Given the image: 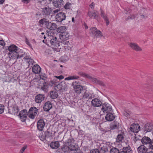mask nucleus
I'll use <instances>...</instances> for the list:
<instances>
[{"label": "nucleus", "instance_id": "1", "mask_svg": "<svg viewBox=\"0 0 153 153\" xmlns=\"http://www.w3.org/2000/svg\"><path fill=\"white\" fill-rule=\"evenodd\" d=\"M73 90L76 93L80 94L81 91L83 90L82 86L79 84V82L75 81L73 82L71 84Z\"/></svg>", "mask_w": 153, "mask_h": 153}, {"label": "nucleus", "instance_id": "2", "mask_svg": "<svg viewBox=\"0 0 153 153\" xmlns=\"http://www.w3.org/2000/svg\"><path fill=\"white\" fill-rule=\"evenodd\" d=\"M8 50L10 52L8 53L9 57H11V56H13V55H15V54H16L19 50H20L17 46L14 45H11L8 47Z\"/></svg>", "mask_w": 153, "mask_h": 153}, {"label": "nucleus", "instance_id": "3", "mask_svg": "<svg viewBox=\"0 0 153 153\" xmlns=\"http://www.w3.org/2000/svg\"><path fill=\"white\" fill-rule=\"evenodd\" d=\"M69 36V33L68 32H65L61 34L59 36V37L60 39L63 41V43L66 45L69 43L68 41L66 40L68 39Z\"/></svg>", "mask_w": 153, "mask_h": 153}, {"label": "nucleus", "instance_id": "4", "mask_svg": "<svg viewBox=\"0 0 153 153\" xmlns=\"http://www.w3.org/2000/svg\"><path fill=\"white\" fill-rule=\"evenodd\" d=\"M102 110L105 113L113 112L111 106L109 104L106 103H104L102 105Z\"/></svg>", "mask_w": 153, "mask_h": 153}, {"label": "nucleus", "instance_id": "5", "mask_svg": "<svg viewBox=\"0 0 153 153\" xmlns=\"http://www.w3.org/2000/svg\"><path fill=\"white\" fill-rule=\"evenodd\" d=\"M55 17L56 21L61 22L65 19L66 16L64 13L60 12L56 14Z\"/></svg>", "mask_w": 153, "mask_h": 153}, {"label": "nucleus", "instance_id": "6", "mask_svg": "<svg viewBox=\"0 0 153 153\" xmlns=\"http://www.w3.org/2000/svg\"><path fill=\"white\" fill-rule=\"evenodd\" d=\"M128 45L133 50L136 51H142V49L137 43L131 42L129 43Z\"/></svg>", "mask_w": 153, "mask_h": 153}, {"label": "nucleus", "instance_id": "7", "mask_svg": "<svg viewBox=\"0 0 153 153\" xmlns=\"http://www.w3.org/2000/svg\"><path fill=\"white\" fill-rule=\"evenodd\" d=\"M27 115V111L26 109H24L20 111L19 114V116L21 119L22 121H25L26 119Z\"/></svg>", "mask_w": 153, "mask_h": 153}, {"label": "nucleus", "instance_id": "8", "mask_svg": "<svg viewBox=\"0 0 153 153\" xmlns=\"http://www.w3.org/2000/svg\"><path fill=\"white\" fill-rule=\"evenodd\" d=\"M49 41H50L51 45L52 47H58L60 45L59 42L57 40L56 37L49 39Z\"/></svg>", "mask_w": 153, "mask_h": 153}, {"label": "nucleus", "instance_id": "9", "mask_svg": "<svg viewBox=\"0 0 153 153\" xmlns=\"http://www.w3.org/2000/svg\"><path fill=\"white\" fill-rule=\"evenodd\" d=\"M91 104V105L94 107H98L102 105V103L100 100L95 98L92 100Z\"/></svg>", "mask_w": 153, "mask_h": 153}, {"label": "nucleus", "instance_id": "10", "mask_svg": "<svg viewBox=\"0 0 153 153\" xmlns=\"http://www.w3.org/2000/svg\"><path fill=\"white\" fill-rule=\"evenodd\" d=\"M46 27L50 30H53L56 29L57 27V25L54 23L50 22L49 21L45 24Z\"/></svg>", "mask_w": 153, "mask_h": 153}, {"label": "nucleus", "instance_id": "11", "mask_svg": "<svg viewBox=\"0 0 153 153\" xmlns=\"http://www.w3.org/2000/svg\"><path fill=\"white\" fill-rule=\"evenodd\" d=\"M45 125V123L43 120L40 119L37 122V128L40 131L43 130Z\"/></svg>", "mask_w": 153, "mask_h": 153}, {"label": "nucleus", "instance_id": "12", "mask_svg": "<svg viewBox=\"0 0 153 153\" xmlns=\"http://www.w3.org/2000/svg\"><path fill=\"white\" fill-rule=\"evenodd\" d=\"M52 11V9L48 6L42 8V13L43 15L48 16L50 15Z\"/></svg>", "mask_w": 153, "mask_h": 153}, {"label": "nucleus", "instance_id": "13", "mask_svg": "<svg viewBox=\"0 0 153 153\" xmlns=\"http://www.w3.org/2000/svg\"><path fill=\"white\" fill-rule=\"evenodd\" d=\"M45 99V96L43 94H39L36 95L35 98V102L37 103H41Z\"/></svg>", "mask_w": 153, "mask_h": 153}, {"label": "nucleus", "instance_id": "14", "mask_svg": "<svg viewBox=\"0 0 153 153\" xmlns=\"http://www.w3.org/2000/svg\"><path fill=\"white\" fill-rule=\"evenodd\" d=\"M140 126L138 124H132L130 127V131L134 133L137 132L140 130Z\"/></svg>", "mask_w": 153, "mask_h": 153}, {"label": "nucleus", "instance_id": "15", "mask_svg": "<svg viewBox=\"0 0 153 153\" xmlns=\"http://www.w3.org/2000/svg\"><path fill=\"white\" fill-rule=\"evenodd\" d=\"M73 140L71 139L68 140L66 143L65 147H68V149L71 150H75V146L72 145Z\"/></svg>", "mask_w": 153, "mask_h": 153}, {"label": "nucleus", "instance_id": "16", "mask_svg": "<svg viewBox=\"0 0 153 153\" xmlns=\"http://www.w3.org/2000/svg\"><path fill=\"white\" fill-rule=\"evenodd\" d=\"M63 0H55L53 1V6L56 8H60L64 4Z\"/></svg>", "mask_w": 153, "mask_h": 153}, {"label": "nucleus", "instance_id": "17", "mask_svg": "<svg viewBox=\"0 0 153 153\" xmlns=\"http://www.w3.org/2000/svg\"><path fill=\"white\" fill-rule=\"evenodd\" d=\"M153 129V125L151 123L146 124L143 128V130L146 132H150Z\"/></svg>", "mask_w": 153, "mask_h": 153}, {"label": "nucleus", "instance_id": "18", "mask_svg": "<svg viewBox=\"0 0 153 153\" xmlns=\"http://www.w3.org/2000/svg\"><path fill=\"white\" fill-rule=\"evenodd\" d=\"M52 107V104L50 102L48 101L46 102L43 106V108L44 111H48Z\"/></svg>", "mask_w": 153, "mask_h": 153}, {"label": "nucleus", "instance_id": "19", "mask_svg": "<svg viewBox=\"0 0 153 153\" xmlns=\"http://www.w3.org/2000/svg\"><path fill=\"white\" fill-rule=\"evenodd\" d=\"M93 97L92 94L88 92H85L82 95V99L87 100Z\"/></svg>", "mask_w": 153, "mask_h": 153}, {"label": "nucleus", "instance_id": "20", "mask_svg": "<svg viewBox=\"0 0 153 153\" xmlns=\"http://www.w3.org/2000/svg\"><path fill=\"white\" fill-rule=\"evenodd\" d=\"M33 72L35 74L39 73L41 71V68L38 65H34L32 68Z\"/></svg>", "mask_w": 153, "mask_h": 153}, {"label": "nucleus", "instance_id": "21", "mask_svg": "<svg viewBox=\"0 0 153 153\" xmlns=\"http://www.w3.org/2000/svg\"><path fill=\"white\" fill-rule=\"evenodd\" d=\"M113 112L107 113L105 117V120L108 121H112L115 118L114 116L112 113Z\"/></svg>", "mask_w": 153, "mask_h": 153}, {"label": "nucleus", "instance_id": "22", "mask_svg": "<svg viewBox=\"0 0 153 153\" xmlns=\"http://www.w3.org/2000/svg\"><path fill=\"white\" fill-rule=\"evenodd\" d=\"M138 153H146L147 148L143 145H141L137 148Z\"/></svg>", "mask_w": 153, "mask_h": 153}, {"label": "nucleus", "instance_id": "23", "mask_svg": "<svg viewBox=\"0 0 153 153\" xmlns=\"http://www.w3.org/2000/svg\"><path fill=\"white\" fill-rule=\"evenodd\" d=\"M151 140L149 137L144 136L141 139V142L143 144H149L151 143Z\"/></svg>", "mask_w": 153, "mask_h": 153}, {"label": "nucleus", "instance_id": "24", "mask_svg": "<svg viewBox=\"0 0 153 153\" xmlns=\"http://www.w3.org/2000/svg\"><path fill=\"white\" fill-rule=\"evenodd\" d=\"M96 11H89L88 12V16L90 18H93L96 19L98 17V15L96 13Z\"/></svg>", "mask_w": 153, "mask_h": 153}, {"label": "nucleus", "instance_id": "25", "mask_svg": "<svg viewBox=\"0 0 153 153\" xmlns=\"http://www.w3.org/2000/svg\"><path fill=\"white\" fill-rule=\"evenodd\" d=\"M101 17L105 21L106 25L108 26L109 24V21L107 18V16L105 14L104 11L101 9Z\"/></svg>", "mask_w": 153, "mask_h": 153}, {"label": "nucleus", "instance_id": "26", "mask_svg": "<svg viewBox=\"0 0 153 153\" xmlns=\"http://www.w3.org/2000/svg\"><path fill=\"white\" fill-rule=\"evenodd\" d=\"M49 95L50 97L52 99H56L58 96V93L54 91H50Z\"/></svg>", "mask_w": 153, "mask_h": 153}, {"label": "nucleus", "instance_id": "27", "mask_svg": "<svg viewBox=\"0 0 153 153\" xmlns=\"http://www.w3.org/2000/svg\"><path fill=\"white\" fill-rule=\"evenodd\" d=\"M132 151L129 146L123 147V151L120 152L119 153H132Z\"/></svg>", "mask_w": 153, "mask_h": 153}, {"label": "nucleus", "instance_id": "28", "mask_svg": "<svg viewBox=\"0 0 153 153\" xmlns=\"http://www.w3.org/2000/svg\"><path fill=\"white\" fill-rule=\"evenodd\" d=\"M20 50H19V51L16 53L15 54V55H13V56H11V57L12 58L15 59L16 57L17 59L19 58H20L23 57L25 54V53H21L20 52Z\"/></svg>", "mask_w": 153, "mask_h": 153}, {"label": "nucleus", "instance_id": "29", "mask_svg": "<svg viewBox=\"0 0 153 153\" xmlns=\"http://www.w3.org/2000/svg\"><path fill=\"white\" fill-rule=\"evenodd\" d=\"M59 143L58 141H55L51 142L50 144L51 147L53 149L58 148L59 146Z\"/></svg>", "mask_w": 153, "mask_h": 153}, {"label": "nucleus", "instance_id": "30", "mask_svg": "<svg viewBox=\"0 0 153 153\" xmlns=\"http://www.w3.org/2000/svg\"><path fill=\"white\" fill-rule=\"evenodd\" d=\"M38 112V109L35 107H31L29 109L28 113L36 115Z\"/></svg>", "mask_w": 153, "mask_h": 153}, {"label": "nucleus", "instance_id": "31", "mask_svg": "<svg viewBox=\"0 0 153 153\" xmlns=\"http://www.w3.org/2000/svg\"><path fill=\"white\" fill-rule=\"evenodd\" d=\"M40 86L41 89L44 91L45 92L48 91V87L46 82H43Z\"/></svg>", "mask_w": 153, "mask_h": 153}, {"label": "nucleus", "instance_id": "32", "mask_svg": "<svg viewBox=\"0 0 153 153\" xmlns=\"http://www.w3.org/2000/svg\"><path fill=\"white\" fill-rule=\"evenodd\" d=\"M79 77L77 75L69 76L65 78V80H71L77 79H79Z\"/></svg>", "mask_w": 153, "mask_h": 153}, {"label": "nucleus", "instance_id": "33", "mask_svg": "<svg viewBox=\"0 0 153 153\" xmlns=\"http://www.w3.org/2000/svg\"><path fill=\"white\" fill-rule=\"evenodd\" d=\"M47 34L48 36V40L55 37L54 36V33L51 30H49V31H48Z\"/></svg>", "mask_w": 153, "mask_h": 153}, {"label": "nucleus", "instance_id": "34", "mask_svg": "<svg viewBox=\"0 0 153 153\" xmlns=\"http://www.w3.org/2000/svg\"><path fill=\"white\" fill-rule=\"evenodd\" d=\"M119 126V123H118L113 122L112 123L110 126V129L111 130H114L117 128Z\"/></svg>", "mask_w": 153, "mask_h": 153}, {"label": "nucleus", "instance_id": "35", "mask_svg": "<svg viewBox=\"0 0 153 153\" xmlns=\"http://www.w3.org/2000/svg\"><path fill=\"white\" fill-rule=\"evenodd\" d=\"M94 82L96 83L102 85L103 86L105 85L104 84L102 81L98 80L97 79L93 77H92V79H91V80Z\"/></svg>", "mask_w": 153, "mask_h": 153}, {"label": "nucleus", "instance_id": "36", "mask_svg": "<svg viewBox=\"0 0 153 153\" xmlns=\"http://www.w3.org/2000/svg\"><path fill=\"white\" fill-rule=\"evenodd\" d=\"M19 111V108L18 106L16 105L13 106L12 108V114H16Z\"/></svg>", "mask_w": 153, "mask_h": 153}, {"label": "nucleus", "instance_id": "37", "mask_svg": "<svg viewBox=\"0 0 153 153\" xmlns=\"http://www.w3.org/2000/svg\"><path fill=\"white\" fill-rule=\"evenodd\" d=\"M66 30V28L65 26H61L57 28V31L59 33H64L65 31Z\"/></svg>", "mask_w": 153, "mask_h": 153}, {"label": "nucleus", "instance_id": "38", "mask_svg": "<svg viewBox=\"0 0 153 153\" xmlns=\"http://www.w3.org/2000/svg\"><path fill=\"white\" fill-rule=\"evenodd\" d=\"M131 114V112L128 110H125L123 113V115L127 118H130Z\"/></svg>", "mask_w": 153, "mask_h": 153}, {"label": "nucleus", "instance_id": "39", "mask_svg": "<svg viewBox=\"0 0 153 153\" xmlns=\"http://www.w3.org/2000/svg\"><path fill=\"white\" fill-rule=\"evenodd\" d=\"M95 37L96 38H101L102 36V34L101 32L98 30L94 35Z\"/></svg>", "mask_w": 153, "mask_h": 153}, {"label": "nucleus", "instance_id": "40", "mask_svg": "<svg viewBox=\"0 0 153 153\" xmlns=\"http://www.w3.org/2000/svg\"><path fill=\"white\" fill-rule=\"evenodd\" d=\"M123 139V137L121 134H119L117 136L116 138V142H120L122 141Z\"/></svg>", "mask_w": 153, "mask_h": 153}, {"label": "nucleus", "instance_id": "41", "mask_svg": "<svg viewBox=\"0 0 153 153\" xmlns=\"http://www.w3.org/2000/svg\"><path fill=\"white\" fill-rule=\"evenodd\" d=\"M24 59L29 65H33L34 61L32 59H31L30 58H27L26 57H25Z\"/></svg>", "mask_w": 153, "mask_h": 153}, {"label": "nucleus", "instance_id": "42", "mask_svg": "<svg viewBox=\"0 0 153 153\" xmlns=\"http://www.w3.org/2000/svg\"><path fill=\"white\" fill-rule=\"evenodd\" d=\"M71 5V3L68 2H67L65 5L64 6V8L65 9H70Z\"/></svg>", "mask_w": 153, "mask_h": 153}, {"label": "nucleus", "instance_id": "43", "mask_svg": "<svg viewBox=\"0 0 153 153\" xmlns=\"http://www.w3.org/2000/svg\"><path fill=\"white\" fill-rule=\"evenodd\" d=\"M61 85H62L61 88L62 89V90H66L67 89L68 85H66L65 82H62Z\"/></svg>", "mask_w": 153, "mask_h": 153}, {"label": "nucleus", "instance_id": "44", "mask_svg": "<svg viewBox=\"0 0 153 153\" xmlns=\"http://www.w3.org/2000/svg\"><path fill=\"white\" fill-rule=\"evenodd\" d=\"M98 30L96 27H91L90 29V33H92L93 35H94Z\"/></svg>", "mask_w": 153, "mask_h": 153}, {"label": "nucleus", "instance_id": "45", "mask_svg": "<svg viewBox=\"0 0 153 153\" xmlns=\"http://www.w3.org/2000/svg\"><path fill=\"white\" fill-rule=\"evenodd\" d=\"M52 133L51 132L47 131L45 132V137L48 138L52 136Z\"/></svg>", "mask_w": 153, "mask_h": 153}, {"label": "nucleus", "instance_id": "46", "mask_svg": "<svg viewBox=\"0 0 153 153\" xmlns=\"http://www.w3.org/2000/svg\"><path fill=\"white\" fill-rule=\"evenodd\" d=\"M119 150L116 148H113L110 151V153H119Z\"/></svg>", "mask_w": 153, "mask_h": 153}, {"label": "nucleus", "instance_id": "47", "mask_svg": "<svg viewBox=\"0 0 153 153\" xmlns=\"http://www.w3.org/2000/svg\"><path fill=\"white\" fill-rule=\"evenodd\" d=\"M49 21H47V19L45 18H43L42 19H41L39 21V23L41 25L45 24H46L47 22Z\"/></svg>", "mask_w": 153, "mask_h": 153}, {"label": "nucleus", "instance_id": "48", "mask_svg": "<svg viewBox=\"0 0 153 153\" xmlns=\"http://www.w3.org/2000/svg\"><path fill=\"white\" fill-rule=\"evenodd\" d=\"M4 111V106L0 104V114H2Z\"/></svg>", "mask_w": 153, "mask_h": 153}, {"label": "nucleus", "instance_id": "49", "mask_svg": "<svg viewBox=\"0 0 153 153\" xmlns=\"http://www.w3.org/2000/svg\"><path fill=\"white\" fill-rule=\"evenodd\" d=\"M90 153H100L99 150L98 149H95L90 152Z\"/></svg>", "mask_w": 153, "mask_h": 153}, {"label": "nucleus", "instance_id": "50", "mask_svg": "<svg viewBox=\"0 0 153 153\" xmlns=\"http://www.w3.org/2000/svg\"><path fill=\"white\" fill-rule=\"evenodd\" d=\"M60 10L59 9H56L52 11V13L53 15H55L56 13H58L59 11Z\"/></svg>", "mask_w": 153, "mask_h": 153}, {"label": "nucleus", "instance_id": "51", "mask_svg": "<svg viewBox=\"0 0 153 153\" xmlns=\"http://www.w3.org/2000/svg\"><path fill=\"white\" fill-rule=\"evenodd\" d=\"M29 117L32 119H34L35 118V117L36 115H34L33 114H29L28 113Z\"/></svg>", "mask_w": 153, "mask_h": 153}, {"label": "nucleus", "instance_id": "52", "mask_svg": "<svg viewBox=\"0 0 153 153\" xmlns=\"http://www.w3.org/2000/svg\"><path fill=\"white\" fill-rule=\"evenodd\" d=\"M61 82L59 84H58L56 85V87L59 89V90H62Z\"/></svg>", "mask_w": 153, "mask_h": 153}, {"label": "nucleus", "instance_id": "53", "mask_svg": "<svg viewBox=\"0 0 153 153\" xmlns=\"http://www.w3.org/2000/svg\"><path fill=\"white\" fill-rule=\"evenodd\" d=\"M149 148L152 150H153V140L151 141L149 145Z\"/></svg>", "mask_w": 153, "mask_h": 153}, {"label": "nucleus", "instance_id": "54", "mask_svg": "<svg viewBox=\"0 0 153 153\" xmlns=\"http://www.w3.org/2000/svg\"><path fill=\"white\" fill-rule=\"evenodd\" d=\"M27 146H26L23 147L22 149L20 150L19 153H23L25 150L27 148Z\"/></svg>", "mask_w": 153, "mask_h": 153}, {"label": "nucleus", "instance_id": "55", "mask_svg": "<svg viewBox=\"0 0 153 153\" xmlns=\"http://www.w3.org/2000/svg\"><path fill=\"white\" fill-rule=\"evenodd\" d=\"M68 147L67 148L65 147V146H64L62 148V151L64 152H65L67 150Z\"/></svg>", "mask_w": 153, "mask_h": 153}, {"label": "nucleus", "instance_id": "56", "mask_svg": "<svg viewBox=\"0 0 153 153\" xmlns=\"http://www.w3.org/2000/svg\"><path fill=\"white\" fill-rule=\"evenodd\" d=\"M85 77H86L91 80L92 79V76H91L89 74H85Z\"/></svg>", "mask_w": 153, "mask_h": 153}, {"label": "nucleus", "instance_id": "57", "mask_svg": "<svg viewBox=\"0 0 153 153\" xmlns=\"http://www.w3.org/2000/svg\"><path fill=\"white\" fill-rule=\"evenodd\" d=\"M25 42L30 47H31V45L29 42L28 40L26 38L25 39Z\"/></svg>", "mask_w": 153, "mask_h": 153}, {"label": "nucleus", "instance_id": "58", "mask_svg": "<svg viewBox=\"0 0 153 153\" xmlns=\"http://www.w3.org/2000/svg\"><path fill=\"white\" fill-rule=\"evenodd\" d=\"M54 77L59 79V80L62 79L64 78L62 75H60L59 76H54Z\"/></svg>", "mask_w": 153, "mask_h": 153}, {"label": "nucleus", "instance_id": "59", "mask_svg": "<svg viewBox=\"0 0 153 153\" xmlns=\"http://www.w3.org/2000/svg\"><path fill=\"white\" fill-rule=\"evenodd\" d=\"M0 45L4 47L5 45V43L3 40H0Z\"/></svg>", "mask_w": 153, "mask_h": 153}, {"label": "nucleus", "instance_id": "60", "mask_svg": "<svg viewBox=\"0 0 153 153\" xmlns=\"http://www.w3.org/2000/svg\"><path fill=\"white\" fill-rule=\"evenodd\" d=\"M78 74L81 76L85 77V73L82 72H78Z\"/></svg>", "mask_w": 153, "mask_h": 153}, {"label": "nucleus", "instance_id": "61", "mask_svg": "<svg viewBox=\"0 0 153 153\" xmlns=\"http://www.w3.org/2000/svg\"><path fill=\"white\" fill-rule=\"evenodd\" d=\"M22 1L24 3L27 4L30 2V0H22Z\"/></svg>", "mask_w": 153, "mask_h": 153}, {"label": "nucleus", "instance_id": "62", "mask_svg": "<svg viewBox=\"0 0 153 153\" xmlns=\"http://www.w3.org/2000/svg\"><path fill=\"white\" fill-rule=\"evenodd\" d=\"M134 140V142L135 143H136V141H139L140 142V140H139V139H137V137L136 136H135V138Z\"/></svg>", "mask_w": 153, "mask_h": 153}, {"label": "nucleus", "instance_id": "63", "mask_svg": "<svg viewBox=\"0 0 153 153\" xmlns=\"http://www.w3.org/2000/svg\"><path fill=\"white\" fill-rule=\"evenodd\" d=\"M130 16V19H133L135 18V17L134 15H131Z\"/></svg>", "mask_w": 153, "mask_h": 153}, {"label": "nucleus", "instance_id": "64", "mask_svg": "<svg viewBox=\"0 0 153 153\" xmlns=\"http://www.w3.org/2000/svg\"><path fill=\"white\" fill-rule=\"evenodd\" d=\"M4 1V0H0V4H2Z\"/></svg>", "mask_w": 153, "mask_h": 153}]
</instances>
